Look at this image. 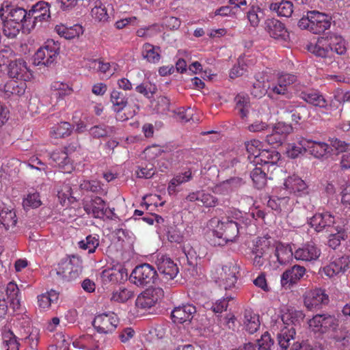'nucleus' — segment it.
I'll list each match as a JSON object with an SVG mask.
<instances>
[{
  "label": "nucleus",
  "instance_id": "nucleus-1",
  "mask_svg": "<svg viewBox=\"0 0 350 350\" xmlns=\"http://www.w3.org/2000/svg\"><path fill=\"white\" fill-rule=\"evenodd\" d=\"M243 221L241 213L234 211L219 221L216 229L206 233V238L213 246H223L229 241H234L242 228Z\"/></svg>",
  "mask_w": 350,
  "mask_h": 350
},
{
  "label": "nucleus",
  "instance_id": "nucleus-2",
  "mask_svg": "<svg viewBox=\"0 0 350 350\" xmlns=\"http://www.w3.org/2000/svg\"><path fill=\"white\" fill-rule=\"evenodd\" d=\"M295 329L293 327L288 329L285 327L278 334V345L280 350H287L291 345V341L294 340ZM258 350H278L274 345L273 340L270 334L265 332L260 339L257 340Z\"/></svg>",
  "mask_w": 350,
  "mask_h": 350
},
{
  "label": "nucleus",
  "instance_id": "nucleus-3",
  "mask_svg": "<svg viewBox=\"0 0 350 350\" xmlns=\"http://www.w3.org/2000/svg\"><path fill=\"white\" fill-rule=\"evenodd\" d=\"M130 280L137 286L151 287L159 284L160 278L153 266L143 263L136 266L133 270Z\"/></svg>",
  "mask_w": 350,
  "mask_h": 350
},
{
  "label": "nucleus",
  "instance_id": "nucleus-4",
  "mask_svg": "<svg viewBox=\"0 0 350 350\" xmlns=\"http://www.w3.org/2000/svg\"><path fill=\"white\" fill-rule=\"evenodd\" d=\"M82 260L78 256H72L62 258L55 268L58 279L71 281L77 278L82 272Z\"/></svg>",
  "mask_w": 350,
  "mask_h": 350
},
{
  "label": "nucleus",
  "instance_id": "nucleus-5",
  "mask_svg": "<svg viewBox=\"0 0 350 350\" xmlns=\"http://www.w3.org/2000/svg\"><path fill=\"white\" fill-rule=\"evenodd\" d=\"M17 327H20V333L16 336L18 340L29 342L31 350H36L39 341V330L31 327L30 318L26 314H22L16 319Z\"/></svg>",
  "mask_w": 350,
  "mask_h": 350
},
{
  "label": "nucleus",
  "instance_id": "nucleus-6",
  "mask_svg": "<svg viewBox=\"0 0 350 350\" xmlns=\"http://www.w3.org/2000/svg\"><path fill=\"white\" fill-rule=\"evenodd\" d=\"M308 224L316 232H325L327 234L336 229V226L342 225L339 217L336 218L329 212L315 214L310 218Z\"/></svg>",
  "mask_w": 350,
  "mask_h": 350
},
{
  "label": "nucleus",
  "instance_id": "nucleus-7",
  "mask_svg": "<svg viewBox=\"0 0 350 350\" xmlns=\"http://www.w3.org/2000/svg\"><path fill=\"white\" fill-rule=\"evenodd\" d=\"M329 301L328 295L321 288L308 291L304 295V306L310 310H317L327 305Z\"/></svg>",
  "mask_w": 350,
  "mask_h": 350
},
{
  "label": "nucleus",
  "instance_id": "nucleus-8",
  "mask_svg": "<svg viewBox=\"0 0 350 350\" xmlns=\"http://www.w3.org/2000/svg\"><path fill=\"white\" fill-rule=\"evenodd\" d=\"M156 265L161 275L160 280L165 282L173 280L178 273L177 264L170 257L161 255L158 256L156 260Z\"/></svg>",
  "mask_w": 350,
  "mask_h": 350
},
{
  "label": "nucleus",
  "instance_id": "nucleus-9",
  "mask_svg": "<svg viewBox=\"0 0 350 350\" xmlns=\"http://www.w3.org/2000/svg\"><path fill=\"white\" fill-rule=\"evenodd\" d=\"M309 325L314 332L325 333L329 329H336L338 324L334 316L318 314L309 321Z\"/></svg>",
  "mask_w": 350,
  "mask_h": 350
},
{
  "label": "nucleus",
  "instance_id": "nucleus-10",
  "mask_svg": "<svg viewBox=\"0 0 350 350\" xmlns=\"http://www.w3.org/2000/svg\"><path fill=\"white\" fill-rule=\"evenodd\" d=\"M8 75L10 78L27 81L32 77L26 62L22 59H12L8 66Z\"/></svg>",
  "mask_w": 350,
  "mask_h": 350
},
{
  "label": "nucleus",
  "instance_id": "nucleus-11",
  "mask_svg": "<svg viewBox=\"0 0 350 350\" xmlns=\"http://www.w3.org/2000/svg\"><path fill=\"white\" fill-rule=\"evenodd\" d=\"M118 320L114 313H103L95 317L92 325L98 333H111L117 327Z\"/></svg>",
  "mask_w": 350,
  "mask_h": 350
},
{
  "label": "nucleus",
  "instance_id": "nucleus-12",
  "mask_svg": "<svg viewBox=\"0 0 350 350\" xmlns=\"http://www.w3.org/2000/svg\"><path fill=\"white\" fill-rule=\"evenodd\" d=\"M321 254V250L317 244L307 242L295 251L294 256L297 260L309 262L317 261Z\"/></svg>",
  "mask_w": 350,
  "mask_h": 350
},
{
  "label": "nucleus",
  "instance_id": "nucleus-13",
  "mask_svg": "<svg viewBox=\"0 0 350 350\" xmlns=\"http://www.w3.org/2000/svg\"><path fill=\"white\" fill-rule=\"evenodd\" d=\"M297 80L295 75L285 73L280 75L275 83H272L268 88L270 92L278 95L286 96L287 98H291V93L288 92V88Z\"/></svg>",
  "mask_w": 350,
  "mask_h": 350
},
{
  "label": "nucleus",
  "instance_id": "nucleus-14",
  "mask_svg": "<svg viewBox=\"0 0 350 350\" xmlns=\"http://www.w3.org/2000/svg\"><path fill=\"white\" fill-rule=\"evenodd\" d=\"M306 269L304 267L295 265L284 271L281 275V286L286 289L291 288L306 274Z\"/></svg>",
  "mask_w": 350,
  "mask_h": 350
},
{
  "label": "nucleus",
  "instance_id": "nucleus-15",
  "mask_svg": "<svg viewBox=\"0 0 350 350\" xmlns=\"http://www.w3.org/2000/svg\"><path fill=\"white\" fill-rule=\"evenodd\" d=\"M323 36L318 38V42H322L323 40H327L328 42V49L329 52L333 51L340 55L346 54L347 48L345 39L336 33L331 31H325Z\"/></svg>",
  "mask_w": 350,
  "mask_h": 350
},
{
  "label": "nucleus",
  "instance_id": "nucleus-16",
  "mask_svg": "<svg viewBox=\"0 0 350 350\" xmlns=\"http://www.w3.org/2000/svg\"><path fill=\"white\" fill-rule=\"evenodd\" d=\"M17 221L16 211L12 205L0 200V227L9 230L16 226Z\"/></svg>",
  "mask_w": 350,
  "mask_h": 350
},
{
  "label": "nucleus",
  "instance_id": "nucleus-17",
  "mask_svg": "<svg viewBox=\"0 0 350 350\" xmlns=\"http://www.w3.org/2000/svg\"><path fill=\"white\" fill-rule=\"evenodd\" d=\"M83 207L88 215L99 219L103 218L108 210L105 202L98 196H94L90 200H85Z\"/></svg>",
  "mask_w": 350,
  "mask_h": 350
},
{
  "label": "nucleus",
  "instance_id": "nucleus-18",
  "mask_svg": "<svg viewBox=\"0 0 350 350\" xmlns=\"http://www.w3.org/2000/svg\"><path fill=\"white\" fill-rule=\"evenodd\" d=\"M0 18L2 22H25L28 19V12L23 8H12L6 5L0 8Z\"/></svg>",
  "mask_w": 350,
  "mask_h": 350
},
{
  "label": "nucleus",
  "instance_id": "nucleus-19",
  "mask_svg": "<svg viewBox=\"0 0 350 350\" xmlns=\"http://www.w3.org/2000/svg\"><path fill=\"white\" fill-rule=\"evenodd\" d=\"M163 291L160 288L147 289L136 299V306L140 308H150L154 306L158 299L163 296Z\"/></svg>",
  "mask_w": 350,
  "mask_h": 350
},
{
  "label": "nucleus",
  "instance_id": "nucleus-20",
  "mask_svg": "<svg viewBox=\"0 0 350 350\" xmlns=\"http://www.w3.org/2000/svg\"><path fill=\"white\" fill-rule=\"evenodd\" d=\"M196 312V307L192 304H184L175 307L171 312V318L174 323L182 324L190 322Z\"/></svg>",
  "mask_w": 350,
  "mask_h": 350
},
{
  "label": "nucleus",
  "instance_id": "nucleus-21",
  "mask_svg": "<svg viewBox=\"0 0 350 350\" xmlns=\"http://www.w3.org/2000/svg\"><path fill=\"white\" fill-rule=\"evenodd\" d=\"M280 159V154L275 149H262L260 152L258 153L256 160H252V163L255 165H260L262 168L267 170L269 166H274L277 164Z\"/></svg>",
  "mask_w": 350,
  "mask_h": 350
},
{
  "label": "nucleus",
  "instance_id": "nucleus-22",
  "mask_svg": "<svg viewBox=\"0 0 350 350\" xmlns=\"http://www.w3.org/2000/svg\"><path fill=\"white\" fill-rule=\"evenodd\" d=\"M51 16L49 4L41 1L33 5L28 12V19H33V22H43Z\"/></svg>",
  "mask_w": 350,
  "mask_h": 350
},
{
  "label": "nucleus",
  "instance_id": "nucleus-23",
  "mask_svg": "<svg viewBox=\"0 0 350 350\" xmlns=\"http://www.w3.org/2000/svg\"><path fill=\"white\" fill-rule=\"evenodd\" d=\"M237 272V268L234 265L230 264L223 266L222 271L220 273L219 286L225 290L234 287L237 280L236 276Z\"/></svg>",
  "mask_w": 350,
  "mask_h": 350
},
{
  "label": "nucleus",
  "instance_id": "nucleus-24",
  "mask_svg": "<svg viewBox=\"0 0 350 350\" xmlns=\"http://www.w3.org/2000/svg\"><path fill=\"white\" fill-rule=\"evenodd\" d=\"M284 186L289 193L297 196H301L308 193L306 183L296 175L288 177L284 181Z\"/></svg>",
  "mask_w": 350,
  "mask_h": 350
},
{
  "label": "nucleus",
  "instance_id": "nucleus-25",
  "mask_svg": "<svg viewBox=\"0 0 350 350\" xmlns=\"http://www.w3.org/2000/svg\"><path fill=\"white\" fill-rule=\"evenodd\" d=\"M55 29L61 37L67 40L79 37L83 33V27L80 23H60L57 25Z\"/></svg>",
  "mask_w": 350,
  "mask_h": 350
},
{
  "label": "nucleus",
  "instance_id": "nucleus-26",
  "mask_svg": "<svg viewBox=\"0 0 350 350\" xmlns=\"http://www.w3.org/2000/svg\"><path fill=\"white\" fill-rule=\"evenodd\" d=\"M3 31L8 38H15L20 32L29 34L35 28L36 23H3Z\"/></svg>",
  "mask_w": 350,
  "mask_h": 350
},
{
  "label": "nucleus",
  "instance_id": "nucleus-27",
  "mask_svg": "<svg viewBox=\"0 0 350 350\" xmlns=\"http://www.w3.org/2000/svg\"><path fill=\"white\" fill-rule=\"evenodd\" d=\"M299 97L306 101L307 103L320 108H326L328 105L327 100L317 90H308L301 91L299 94Z\"/></svg>",
  "mask_w": 350,
  "mask_h": 350
},
{
  "label": "nucleus",
  "instance_id": "nucleus-28",
  "mask_svg": "<svg viewBox=\"0 0 350 350\" xmlns=\"http://www.w3.org/2000/svg\"><path fill=\"white\" fill-rule=\"evenodd\" d=\"M349 260L347 256H342L335 259L328 265L323 268V271L326 275L332 278L340 273H344L349 269Z\"/></svg>",
  "mask_w": 350,
  "mask_h": 350
},
{
  "label": "nucleus",
  "instance_id": "nucleus-29",
  "mask_svg": "<svg viewBox=\"0 0 350 350\" xmlns=\"http://www.w3.org/2000/svg\"><path fill=\"white\" fill-rule=\"evenodd\" d=\"M26 83L25 81H21L20 82L10 80L5 83L0 84V91L4 92L5 96L10 97L12 95L21 96L25 92Z\"/></svg>",
  "mask_w": 350,
  "mask_h": 350
},
{
  "label": "nucleus",
  "instance_id": "nucleus-30",
  "mask_svg": "<svg viewBox=\"0 0 350 350\" xmlns=\"http://www.w3.org/2000/svg\"><path fill=\"white\" fill-rule=\"evenodd\" d=\"M266 30L270 36L281 41L290 40V33L287 31L284 23H267Z\"/></svg>",
  "mask_w": 350,
  "mask_h": 350
},
{
  "label": "nucleus",
  "instance_id": "nucleus-31",
  "mask_svg": "<svg viewBox=\"0 0 350 350\" xmlns=\"http://www.w3.org/2000/svg\"><path fill=\"white\" fill-rule=\"evenodd\" d=\"M338 16V14L331 15L317 10H312L307 12L306 16H303L299 22L305 19H307L308 22H336V21H340V18H337Z\"/></svg>",
  "mask_w": 350,
  "mask_h": 350
},
{
  "label": "nucleus",
  "instance_id": "nucleus-32",
  "mask_svg": "<svg viewBox=\"0 0 350 350\" xmlns=\"http://www.w3.org/2000/svg\"><path fill=\"white\" fill-rule=\"evenodd\" d=\"M5 293L11 308L14 311L19 310L21 306V296L18 286L14 282H9L7 285Z\"/></svg>",
  "mask_w": 350,
  "mask_h": 350
},
{
  "label": "nucleus",
  "instance_id": "nucleus-33",
  "mask_svg": "<svg viewBox=\"0 0 350 350\" xmlns=\"http://www.w3.org/2000/svg\"><path fill=\"white\" fill-rule=\"evenodd\" d=\"M327 235L329 237L328 246L334 250H336L340 245L341 241L345 240L347 238V234L343 225L336 226V229L327 233Z\"/></svg>",
  "mask_w": 350,
  "mask_h": 350
},
{
  "label": "nucleus",
  "instance_id": "nucleus-34",
  "mask_svg": "<svg viewBox=\"0 0 350 350\" xmlns=\"http://www.w3.org/2000/svg\"><path fill=\"white\" fill-rule=\"evenodd\" d=\"M307 152L316 158H321L329 152V146L324 142H318L307 139Z\"/></svg>",
  "mask_w": 350,
  "mask_h": 350
},
{
  "label": "nucleus",
  "instance_id": "nucleus-35",
  "mask_svg": "<svg viewBox=\"0 0 350 350\" xmlns=\"http://www.w3.org/2000/svg\"><path fill=\"white\" fill-rule=\"evenodd\" d=\"M307 139L300 138L297 142L290 144L286 154L289 158L296 159L307 152Z\"/></svg>",
  "mask_w": 350,
  "mask_h": 350
},
{
  "label": "nucleus",
  "instance_id": "nucleus-36",
  "mask_svg": "<svg viewBox=\"0 0 350 350\" xmlns=\"http://www.w3.org/2000/svg\"><path fill=\"white\" fill-rule=\"evenodd\" d=\"M244 325L245 330L250 334L256 332L260 327L259 317L250 310L244 312Z\"/></svg>",
  "mask_w": 350,
  "mask_h": 350
},
{
  "label": "nucleus",
  "instance_id": "nucleus-37",
  "mask_svg": "<svg viewBox=\"0 0 350 350\" xmlns=\"http://www.w3.org/2000/svg\"><path fill=\"white\" fill-rule=\"evenodd\" d=\"M293 3L289 1H282L279 3H273L269 5L271 11L275 12L278 16L289 17L291 16L293 10Z\"/></svg>",
  "mask_w": 350,
  "mask_h": 350
},
{
  "label": "nucleus",
  "instance_id": "nucleus-38",
  "mask_svg": "<svg viewBox=\"0 0 350 350\" xmlns=\"http://www.w3.org/2000/svg\"><path fill=\"white\" fill-rule=\"evenodd\" d=\"M305 314L300 310H288L282 314L281 319L284 324L287 325H299L304 321Z\"/></svg>",
  "mask_w": 350,
  "mask_h": 350
},
{
  "label": "nucleus",
  "instance_id": "nucleus-39",
  "mask_svg": "<svg viewBox=\"0 0 350 350\" xmlns=\"http://www.w3.org/2000/svg\"><path fill=\"white\" fill-rule=\"evenodd\" d=\"M110 100L114 106V111L116 113H120L128 103L126 95L116 90L111 92Z\"/></svg>",
  "mask_w": 350,
  "mask_h": 350
},
{
  "label": "nucleus",
  "instance_id": "nucleus-40",
  "mask_svg": "<svg viewBox=\"0 0 350 350\" xmlns=\"http://www.w3.org/2000/svg\"><path fill=\"white\" fill-rule=\"evenodd\" d=\"M90 135L94 138H101L109 137L116 133V129L113 126L105 124H99L92 126L90 130Z\"/></svg>",
  "mask_w": 350,
  "mask_h": 350
},
{
  "label": "nucleus",
  "instance_id": "nucleus-41",
  "mask_svg": "<svg viewBox=\"0 0 350 350\" xmlns=\"http://www.w3.org/2000/svg\"><path fill=\"white\" fill-rule=\"evenodd\" d=\"M235 109L242 119L247 116L250 107V98L247 95L237 94L234 98Z\"/></svg>",
  "mask_w": 350,
  "mask_h": 350
},
{
  "label": "nucleus",
  "instance_id": "nucleus-42",
  "mask_svg": "<svg viewBox=\"0 0 350 350\" xmlns=\"http://www.w3.org/2000/svg\"><path fill=\"white\" fill-rule=\"evenodd\" d=\"M160 47L154 46L149 43H146L143 45L142 56L149 62L156 63L160 59Z\"/></svg>",
  "mask_w": 350,
  "mask_h": 350
},
{
  "label": "nucleus",
  "instance_id": "nucleus-43",
  "mask_svg": "<svg viewBox=\"0 0 350 350\" xmlns=\"http://www.w3.org/2000/svg\"><path fill=\"white\" fill-rule=\"evenodd\" d=\"M100 243L98 234L88 235L84 240L79 242L78 245L81 249L88 250V253H94Z\"/></svg>",
  "mask_w": 350,
  "mask_h": 350
},
{
  "label": "nucleus",
  "instance_id": "nucleus-44",
  "mask_svg": "<svg viewBox=\"0 0 350 350\" xmlns=\"http://www.w3.org/2000/svg\"><path fill=\"white\" fill-rule=\"evenodd\" d=\"M250 177L258 189H262L267 183L265 169L256 167L250 173Z\"/></svg>",
  "mask_w": 350,
  "mask_h": 350
},
{
  "label": "nucleus",
  "instance_id": "nucleus-45",
  "mask_svg": "<svg viewBox=\"0 0 350 350\" xmlns=\"http://www.w3.org/2000/svg\"><path fill=\"white\" fill-rule=\"evenodd\" d=\"M57 196L62 206H68L77 200L72 196V188L68 184L63 186L62 190L58 191Z\"/></svg>",
  "mask_w": 350,
  "mask_h": 350
},
{
  "label": "nucleus",
  "instance_id": "nucleus-46",
  "mask_svg": "<svg viewBox=\"0 0 350 350\" xmlns=\"http://www.w3.org/2000/svg\"><path fill=\"white\" fill-rule=\"evenodd\" d=\"M289 115L291 116V121L298 124L300 120L306 119L309 117L310 111L306 105L299 103Z\"/></svg>",
  "mask_w": 350,
  "mask_h": 350
},
{
  "label": "nucleus",
  "instance_id": "nucleus-47",
  "mask_svg": "<svg viewBox=\"0 0 350 350\" xmlns=\"http://www.w3.org/2000/svg\"><path fill=\"white\" fill-rule=\"evenodd\" d=\"M246 150L248 153V159L252 162V160H256V157L258 153L262 151V143L257 139H252L250 142L245 143Z\"/></svg>",
  "mask_w": 350,
  "mask_h": 350
},
{
  "label": "nucleus",
  "instance_id": "nucleus-48",
  "mask_svg": "<svg viewBox=\"0 0 350 350\" xmlns=\"http://www.w3.org/2000/svg\"><path fill=\"white\" fill-rule=\"evenodd\" d=\"M91 15L96 22H106L109 19V15L105 7L102 6L100 1L95 3V6L92 9Z\"/></svg>",
  "mask_w": 350,
  "mask_h": 350
},
{
  "label": "nucleus",
  "instance_id": "nucleus-49",
  "mask_svg": "<svg viewBox=\"0 0 350 350\" xmlns=\"http://www.w3.org/2000/svg\"><path fill=\"white\" fill-rule=\"evenodd\" d=\"M301 29H306L314 34H321L330 29L331 23H325L321 25V23H298Z\"/></svg>",
  "mask_w": 350,
  "mask_h": 350
},
{
  "label": "nucleus",
  "instance_id": "nucleus-50",
  "mask_svg": "<svg viewBox=\"0 0 350 350\" xmlns=\"http://www.w3.org/2000/svg\"><path fill=\"white\" fill-rule=\"evenodd\" d=\"M51 158L59 167L69 170V167H66L70 162L67 152H65L64 150L53 152L51 155Z\"/></svg>",
  "mask_w": 350,
  "mask_h": 350
},
{
  "label": "nucleus",
  "instance_id": "nucleus-51",
  "mask_svg": "<svg viewBox=\"0 0 350 350\" xmlns=\"http://www.w3.org/2000/svg\"><path fill=\"white\" fill-rule=\"evenodd\" d=\"M14 56L15 53L9 47L0 51V72L8 69L9 63Z\"/></svg>",
  "mask_w": 350,
  "mask_h": 350
},
{
  "label": "nucleus",
  "instance_id": "nucleus-52",
  "mask_svg": "<svg viewBox=\"0 0 350 350\" xmlns=\"http://www.w3.org/2000/svg\"><path fill=\"white\" fill-rule=\"evenodd\" d=\"M136 91L145 97L150 98L156 93L157 88L155 85L149 81H144L135 88Z\"/></svg>",
  "mask_w": 350,
  "mask_h": 350
},
{
  "label": "nucleus",
  "instance_id": "nucleus-53",
  "mask_svg": "<svg viewBox=\"0 0 350 350\" xmlns=\"http://www.w3.org/2000/svg\"><path fill=\"white\" fill-rule=\"evenodd\" d=\"M321 42H318L315 44H310L307 45V50L311 53L314 54L317 57L325 58L329 56V49L328 46L323 47L320 46Z\"/></svg>",
  "mask_w": 350,
  "mask_h": 350
},
{
  "label": "nucleus",
  "instance_id": "nucleus-54",
  "mask_svg": "<svg viewBox=\"0 0 350 350\" xmlns=\"http://www.w3.org/2000/svg\"><path fill=\"white\" fill-rule=\"evenodd\" d=\"M155 173L156 169L152 164H147L145 167L139 166L135 172L137 178L146 179L152 178Z\"/></svg>",
  "mask_w": 350,
  "mask_h": 350
},
{
  "label": "nucleus",
  "instance_id": "nucleus-55",
  "mask_svg": "<svg viewBox=\"0 0 350 350\" xmlns=\"http://www.w3.org/2000/svg\"><path fill=\"white\" fill-rule=\"evenodd\" d=\"M42 202L40 198V194L37 192H34L33 193H29L23 200V206L31 207L33 208H36L39 207L41 205Z\"/></svg>",
  "mask_w": 350,
  "mask_h": 350
},
{
  "label": "nucleus",
  "instance_id": "nucleus-56",
  "mask_svg": "<svg viewBox=\"0 0 350 350\" xmlns=\"http://www.w3.org/2000/svg\"><path fill=\"white\" fill-rule=\"evenodd\" d=\"M72 126L67 122H62L54 127V133L56 137H65L70 135Z\"/></svg>",
  "mask_w": 350,
  "mask_h": 350
},
{
  "label": "nucleus",
  "instance_id": "nucleus-57",
  "mask_svg": "<svg viewBox=\"0 0 350 350\" xmlns=\"http://www.w3.org/2000/svg\"><path fill=\"white\" fill-rule=\"evenodd\" d=\"M6 342V345L8 347L7 350H19L21 345L19 340L16 338V336L13 333L12 331L9 330L4 336Z\"/></svg>",
  "mask_w": 350,
  "mask_h": 350
},
{
  "label": "nucleus",
  "instance_id": "nucleus-58",
  "mask_svg": "<svg viewBox=\"0 0 350 350\" xmlns=\"http://www.w3.org/2000/svg\"><path fill=\"white\" fill-rule=\"evenodd\" d=\"M270 130L274 131L280 135H283L284 139L287 134H289L293 131L291 124H286L283 122H279L275 124L273 126L270 127Z\"/></svg>",
  "mask_w": 350,
  "mask_h": 350
},
{
  "label": "nucleus",
  "instance_id": "nucleus-59",
  "mask_svg": "<svg viewBox=\"0 0 350 350\" xmlns=\"http://www.w3.org/2000/svg\"><path fill=\"white\" fill-rule=\"evenodd\" d=\"M257 243L256 247L253 251L254 255L260 256L265 258L268 251L270 249L273 250V247L270 248V243L267 239L259 240V242H257Z\"/></svg>",
  "mask_w": 350,
  "mask_h": 350
},
{
  "label": "nucleus",
  "instance_id": "nucleus-60",
  "mask_svg": "<svg viewBox=\"0 0 350 350\" xmlns=\"http://www.w3.org/2000/svg\"><path fill=\"white\" fill-rule=\"evenodd\" d=\"M133 296V293L126 288L120 289L114 291L112 294L111 300L115 301L124 303Z\"/></svg>",
  "mask_w": 350,
  "mask_h": 350
},
{
  "label": "nucleus",
  "instance_id": "nucleus-61",
  "mask_svg": "<svg viewBox=\"0 0 350 350\" xmlns=\"http://www.w3.org/2000/svg\"><path fill=\"white\" fill-rule=\"evenodd\" d=\"M233 299V296L226 295L222 299L217 301L216 303L212 306L213 311L215 313H221L223 311L226 310L228 301Z\"/></svg>",
  "mask_w": 350,
  "mask_h": 350
},
{
  "label": "nucleus",
  "instance_id": "nucleus-62",
  "mask_svg": "<svg viewBox=\"0 0 350 350\" xmlns=\"http://www.w3.org/2000/svg\"><path fill=\"white\" fill-rule=\"evenodd\" d=\"M175 118L181 122H187L192 119L193 109L191 108L178 109L174 111Z\"/></svg>",
  "mask_w": 350,
  "mask_h": 350
},
{
  "label": "nucleus",
  "instance_id": "nucleus-63",
  "mask_svg": "<svg viewBox=\"0 0 350 350\" xmlns=\"http://www.w3.org/2000/svg\"><path fill=\"white\" fill-rule=\"evenodd\" d=\"M167 239L171 243H180L183 240L180 231L176 227H170L167 232Z\"/></svg>",
  "mask_w": 350,
  "mask_h": 350
},
{
  "label": "nucleus",
  "instance_id": "nucleus-64",
  "mask_svg": "<svg viewBox=\"0 0 350 350\" xmlns=\"http://www.w3.org/2000/svg\"><path fill=\"white\" fill-rule=\"evenodd\" d=\"M200 202L206 207H215L218 204V199L210 193L202 191Z\"/></svg>",
  "mask_w": 350,
  "mask_h": 350
}]
</instances>
